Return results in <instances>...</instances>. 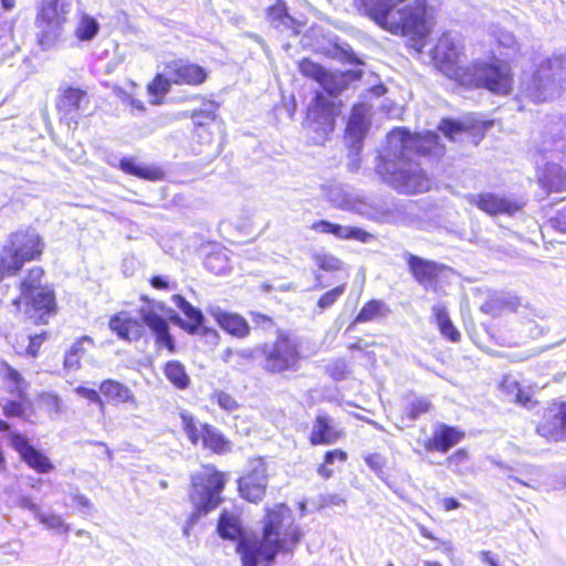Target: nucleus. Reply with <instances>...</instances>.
Returning <instances> with one entry per match:
<instances>
[{
	"mask_svg": "<svg viewBox=\"0 0 566 566\" xmlns=\"http://www.w3.org/2000/svg\"><path fill=\"white\" fill-rule=\"evenodd\" d=\"M439 136L433 132L424 135H411L405 128H397L387 135V148L380 155L377 172L397 191L415 195L428 191L430 178L412 161L411 155H439Z\"/></svg>",
	"mask_w": 566,
	"mask_h": 566,
	"instance_id": "nucleus-1",
	"label": "nucleus"
},
{
	"mask_svg": "<svg viewBox=\"0 0 566 566\" xmlns=\"http://www.w3.org/2000/svg\"><path fill=\"white\" fill-rule=\"evenodd\" d=\"M405 0H356L357 10L392 34L411 36L413 46L421 51L430 33L427 0H415L405 8Z\"/></svg>",
	"mask_w": 566,
	"mask_h": 566,
	"instance_id": "nucleus-2",
	"label": "nucleus"
},
{
	"mask_svg": "<svg viewBox=\"0 0 566 566\" xmlns=\"http://www.w3.org/2000/svg\"><path fill=\"white\" fill-rule=\"evenodd\" d=\"M303 533L294 525V517L285 504L266 510L260 541H242L239 545L243 566H256L259 560H273L280 552L290 553L300 543Z\"/></svg>",
	"mask_w": 566,
	"mask_h": 566,
	"instance_id": "nucleus-3",
	"label": "nucleus"
},
{
	"mask_svg": "<svg viewBox=\"0 0 566 566\" xmlns=\"http://www.w3.org/2000/svg\"><path fill=\"white\" fill-rule=\"evenodd\" d=\"M566 86V53H554L543 59L531 76L521 83V94L534 103L547 102Z\"/></svg>",
	"mask_w": 566,
	"mask_h": 566,
	"instance_id": "nucleus-4",
	"label": "nucleus"
},
{
	"mask_svg": "<svg viewBox=\"0 0 566 566\" xmlns=\"http://www.w3.org/2000/svg\"><path fill=\"white\" fill-rule=\"evenodd\" d=\"M328 94L316 93L314 104L310 108V128L314 132L312 140L314 144H323L327 136L334 130L335 117L339 112L336 96L346 88L347 78L344 74L325 72L318 83Z\"/></svg>",
	"mask_w": 566,
	"mask_h": 566,
	"instance_id": "nucleus-5",
	"label": "nucleus"
},
{
	"mask_svg": "<svg viewBox=\"0 0 566 566\" xmlns=\"http://www.w3.org/2000/svg\"><path fill=\"white\" fill-rule=\"evenodd\" d=\"M460 84L485 88L496 95H509L513 90V73L511 65L499 59L476 61L465 70L458 71Z\"/></svg>",
	"mask_w": 566,
	"mask_h": 566,
	"instance_id": "nucleus-6",
	"label": "nucleus"
},
{
	"mask_svg": "<svg viewBox=\"0 0 566 566\" xmlns=\"http://www.w3.org/2000/svg\"><path fill=\"white\" fill-rule=\"evenodd\" d=\"M43 249L42 238L34 229L12 233L0 255V281L4 274L14 275L25 262L39 258Z\"/></svg>",
	"mask_w": 566,
	"mask_h": 566,
	"instance_id": "nucleus-7",
	"label": "nucleus"
},
{
	"mask_svg": "<svg viewBox=\"0 0 566 566\" xmlns=\"http://www.w3.org/2000/svg\"><path fill=\"white\" fill-rule=\"evenodd\" d=\"M258 352L263 357L262 367L268 373L296 371L300 367V345L287 334L280 333L275 340L260 345Z\"/></svg>",
	"mask_w": 566,
	"mask_h": 566,
	"instance_id": "nucleus-8",
	"label": "nucleus"
},
{
	"mask_svg": "<svg viewBox=\"0 0 566 566\" xmlns=\"http://www.w3.org/2000/svg\"><path fill=\"white\" fill-rule=\"evenodd\" d=\"M76 0H43L38 15L40 43L51 46L62 34L71 15L77 11Z\"/></svg>",
	"mask_w": 566,
	"mask_h": 566,
	"instance_id": "nucleus-9",
	"label": "nucleus"
},
{
	"mask_svg": "<svg viewBox=\"0 0 566 566\" xmlns=\"http://www.w3.org/2000/svg\"><path fill=\"white\" fill-rule=\"evenodd\" d=\"M192 492L190 500L198 513H207L216 509L221 499L220 494L224 488L227 476L214 467H202L192 475Z\"/></svg>",
	"mask_w": 566,
	"mask_h": 566,
	"instance_id": "nucleus-10",
	"label": "nucleus"
},
{
	"mask_svg": "<svg viewBox=\"0 0 566 566\" xmlns=\"http://www.w3.org/2000/svg\"><path fill=\"white\" fill-rule=\"evenodd\" d=\"M181 426L190 442L197 446L200 441L203 448L216 453H223L229 450V442L212 426L201 423L186 410L179 412Z\"/></svg>",
	"mask_w": 566,
	"mask_h": 566,
	"instance_id": "nucleus-11",
	"label": "nucleus"
},
{
	"mask_svg": "<svg viewBox=\"0 0 566 566\" xmlns=\"http://www.w3.org/2000/svg\"><path fill=\"white\" fill-rule=\"evenodd\" d=\"M461 49L459 35L457 33L446 32L438 40L432 53V57L439 69L447 76L458 82H460L458 71L465 70V67L457 65Z\"/></svg>",
	"mask_w": 566,
	"mask_h": 566,
	"instance_id": "nucleus-12",
	"label": "nucleus"
},
{
	"mask_svg": "<svg viewBox=\"0 0 566 566\" xmlns=\"http://www.w3.org/2000/svg\"><path fill=\"white\" fill-rule=\"evenodd\" d=\"M268 485L265 463L261 459L250 462V472L239 480V491L242 497L250 502L263 499Z\"/></svg>",
	"mask_w": 566,
	"mask_h": 566,
	"instance_id": "nucleus-13",
	"label": "nucleus"
},
{
	"mask_svg": "<svg viewBox=\"0 0 566 566\" xmlns=\"http://www.w3.org/2000/svg\"><path fill=\"white\" fill-rule=\"evenodd\" d=\"M328 199L339 209L354 211L368 218H375L377 216L374 207L355 193L348 186L335 185L331 187L328 191Z\"/></svg>",
	"mask_w": 566,
	"mask_h": 566,
	"instance_id": "nucleus-14",
	"label": "nucleus"
},
{
	"mask_svg": "<svg viewBox=\"0 0 566 566\" xmlns=\"http://www.w3.org/2000/svg\"><path fill=\"white\" fill-rule=\"evenodd\" d=\"M88 103L90 99L85 91L74 87L66 88L57 102L62 120L76 125Z\"/></svg>",
	"mask_w": 566,
	"mask_h": 566,
	"instance_id": "nucleus-15",
	"label": "nucleus"
},
{
	"mask_svg": "<svg viewBox=\"0 0 566 566\" xmlns=\"http://www.w3.org/2000/svg\"><path fill=\"white\" fill-rule=\"evenodd\" d=\"M537 432L555 441L566 439V402L553 403L547 408Z\"/></svg>",
	"mask_w": 566,
	"mask_h": 566,
	"instance_id": "nucleus-16",
	"label": "nucleus"
},
{
	"mask_svg": "<svg viewBox=\"0 0 566 566\" xmlns=\"http://www.w3.org/2000/svg\"><path fill=\"white\" fill-rule=\"evenodd\" d=\"M8 437L11 447L30 468L40 473H46L53 469L50 459L30 444L24 436L18 432H10Z\"/></svg>",
	"mask_w": 566,
	"mask_h": 566,
	"instance_id": "nucleus-17",
	"label": "nucleus"
},
{
	"mask_svg": "<svg viewBox=\"0 0 566 566\" xmlns=\"http://www.w3.org/2000/svg\"><path fill=\"white\" fill-rule=\"evenodd\" d=\"M163 307L159 304H148L139 310L140 318L156 335L157 343L174 352V339L168 331L167 321L158 313Z\"/></svg>",
	"mask_w": 566,
	"mask_h": 566,
	"instance_id": "nucleus-18",
	"label": "nucleus"
},
{
	"mask_svg": "<svg viewBox=\"0 0 566 566\" xmlns=\"http://www.w3.org/2000/svg\"><path fill=\"white\" fill-rule=\"evenodd\" d=\"M167 73L174 84L178 85H199L208 76L203 67L184 60L167 63Z\"/></svg>",
	"mask_w": 566,
	"mask_h": 566,
	"instance_id": "nucleus-19",
	"label": "nucleus"
},
{
	"mask_svg": "<svg viewBox=\"0 0 566 566\" xmlns=\"http://www.w3.org/2000/svg\"><path fill=\"white\" fill-rule=\"evenodd\" d=\"M470 202L474 203L480 210L490 216H512L521 209V206L516 201L491 192L472 195L470 197Z\"/></svg>",
	"mask_w": 566,
	"mask_h": 566,
	"instance_id": "nucleus-20",
	"label": "nucleus"
},
{
	"mask_svg": "<svg viewBox=\"0 0 566 566\" xmlns=\"http://www.w3.org/2000/svg\"><path fill=\"white\" fill-rule=\"evenodd\" d=\"M408 266L415 280L426 290L432 289L436 285L437 279L446 270L443 264L412 254L408 256Z\"/></svg>",
	"mask_w": 566,
	"mask_h": 566,
	"instance_id": "nucleus-21",
	"label": "nucleus"
},
{
	"mask_svg": "<svg viewBox=\"0 0 566 566\" xmlns=\"http://www.w3.org/2000/svg\"><path fill=\"white\" fill-rule=\"evenodd\" d=\"M172 302L189 319V322L181 324L185 329H187L190 334L203 333L212 339L217 338V333L214 331L202 326L203 315L200 310L192 306L188 301L178 294L172 296Z\"/></svg>",
	"mask_w": 566,
	"mask_h": 566,
	"instance_id": "nucleus-22",
	"label": "nucleus"
},
{
	"mask_svg": "<svg viewBox=\"0 0 566 566\" xmlns=\"http://www.w3.org/2000/svg\"><path fill=\"white\" fill-rule=\"evenodd\" d=\"M343 433V430L335 424L331 417L318 415L314 421L310 440L314 446L333 444L342 438Z\"/></svg>",
	"mask_w": 566,
	"mask_h": 566,
	"instance_id": "nucleus-23",
	"label": "nucleus"
},
{
	"mask_svg": "<svg viewBox=\"0 0 566 566\" xmlns=\"http://www.w3.org/2000/svg\"><path fill=\"white\" fill-rule=\"evenodd\" d=\"M312 229L319 233L333 234L338 239L357 240L360 242H368L373 238L370 233L360 228L345 227L326 220L314 222Z\"/></svg>",
	"mask_w": 566,
	"mask_h": 566,
	"instance_id": "nucleus-24",
	"label": "nucleus"
},
{
	"mask_svg": "<svg viewBox=\"0 0 566 566\" xmlns=\"http://www.w3.org/2000/svg\"><path fill=\"white\" fill-rule=\"evenodd\" d=\"M101 394L113 403H127L137 407V399L132 389L123 382L106 379L99 385Z\"/></svg>",
	"mask_w": 566,
	"mask_h": 566,
	"instance_id": "nucleus-25",
	"label": "nucleus"
},
{
	"mask_svg": "<svg viewBox=\"0 0 566 566\" xmlns=\"http://www.w3.org/2000/svg\"><path fill=\"white\" fill-rule=\"evenodd\" d=\"M21 301H24L27 305H31L32 310L39 313V321L42 323H46L45 317L53 313L55 308V297L49 286L40 289L35 293H31L29 296L22 297Z\"/></svg>",
	"mask_w": 566,
	"mask_h": 566,
	"instance_id": "nucleus-26",
	"label": "nucleus"
},
{
	"mask_svg": "<svg viewBox=\"0 0 566 566\" xmlns=\"http://www.w3.org/2000/svg\"><path fill=\"white\" fill-rule=\"evenodd\" d=\"M109 328L120 338L132 342L142 336L143 324L122 312L109 319Z\"/></svg>",
	"mask_w": 566,
	"mask_h": 566,
	"instance_id": "nucleus-27",
	"label": "nucleus"
},
{
	"mask_svg": "<svg viewBox=\"0 0 566 566\" xmlns=\"http://www.w3.org/2000/svg\"><path fill=\"white\" fill-rule=\"evenodd\" d=\"M211 315L216 318L221 328L237 337H245L249 335L250 327L245 319L237 314L223 312L219 307H213L210 311Z\"/></svg>",
	"mask_w": 566,
	"mask_h": 566,
	"instance_id": "nucleus-28",
	"label": "nucleus"
},
{
	"mask_svg": "<svg viewBox=\"0 0 566 566\" xmlns=\"http://www.w3.org/2000/svg\"><path fill=\"white\" fill-rule=\"evenodd\" d=\"M501 388L510 401H514L526 408H532L536 403L533 399L531 388L522 387L517 380L510 376L503 378Z\"/></svg>",
	"mask_w": 566,
	"mask_h": 566,
	"instance_id": "nucleus-29",
	"label": "nucleus"
},
{
	"mask_svg": "<svg viewBox=\"0 0 566 566\" xmlns=\"http://www.w3.org/2000/svg\"><path fill=\"white\" fill-rule=\"evenodd\" d=\"M462 434L452 427L441 426L433 433V437L427 442V450H438L443 453L457 444Z\"/></svg>",
	"mask_w": 566,
	"mask_h": 566,
	"instance_id": "nucleus-30",
	"label": "nucleus"
},
{
	"mask_svg": "<svg viewBox=\"0 0 566 566\" xmlns=\"http://www.w3.org/2000/svg\"><path fill=\"white\" fill-rule=\"evenodd\" d=\"M368 107L364 104L355 105L347 123V134L356 143H359L368 129Z\"/></svg>",
	"mask_w": 566,
	"mask_h": 566,
	"instance_id": "nucleus-31",
	"label": "nucleus"
},
{
	"mask_svg": "<svg viewBox=\"0 0 566 566\" xmlns=\"http://www.w3.org/2000/svg\"><path fill=\"white\" fill-rule=\"evenodd\" d=\"M268 19L274 28L281 31L291 30L293 34L298 33L297 22L287 13L285 3L281 0H277L276 3L269 9Z\"/></svg>",
	"mask_w": 566,
	"mask_h": 566,
	"instance_id": "nucleus-32",
	"label": "nucleus"
},
{
	"mask_svg": "<svg viewBox=\"0 0 566 566\" xmlns=\"http://www.w3.org/2000/svg\"><path fill=\"white\" fill-rule=\"evenodd\" d=\"M118 167L126 174L143 178L146 180H160L164 177L161 169L150 166H142L132 157H124L119 160Z\"/></svg>",
	"mask_w": 566,
	"mask_h": 566,
	"instance_id": "nucleus-33",
	"label": "nucleus"
},
{
	"mask_svg": "<svg viewBox=\"0 0 566 566\" xmlns=\"http://www.w3.org/2000/svg\"><path fill=\"white\" fill-rule=\"evenodd\" d=\"M432 313L440 333L453 343L459 342L461 334L452 324L446 306L442 304H436L432 306Z\"/></svg>",
	"mask_w": 566,
	"mask_h": 566,
	"instance_id": "nucleus-34",
	"label": "nucleus"
},
{
	"mask_svg": "<svg viewBox=\"0 0 566 566\" xmlns=\"http://www.w3.org/2000/svg\"><path fill=\"white\" fill-rule=\"evenodd\" d=\"M44 275V271L40 266L32 268L27 276L23 279V281L20 284V296L15 297L12 303L15 306H19L21 298L24 296L31 295V293L38 292L40 289L45 287V285L42 284V279Z\"/></svg>",
	"mask_w": 566,
	"mask_h": 566,
	"instance_id": "nucleus-35",
	"label": "nucleus"
},
{
	"mask_svg": "<svg viewBox=\"0 0 566 566\" xmlns=\"http://www.w3.org/2000/svg\"><path fill=\"white\" fill-rule=\"evenodd\" d=\"M99 31L97 20L84 11H78V21L76 23L74 34L82 42L92 41Z\"/></svg>",
	"mask_w": 566,
	"mask_h": 566,
	"instance_id": "nucleus-36",
	"label": "nucleus"
},
{
	"mask_svg": "<svg viewBox=\"0 0 566 566\" xmlns=\"http://www.w3.org/2000/svg\"><path fill=\"white\" fill-rule=\"evenodd\" d=\"M390 313L388 305L381 300L367 302L355 318V323H366L386 317Z\"/></svg>",
	"mask_w": 566,
	"mask_h": 566,
	"instance_id": "nucleus-37",
	"label": "nucleus"
},
{
	"mask_svg": "<svg viewBox=\"0 0 566 566\" xmlns=\"http://www.w3.org/2000/svg\"><path fill=\"white\" fill-rule=\"evenodd\" d=\"M218 532L222 538L237 539L242 534L239 516L223 511L218 523Z\"/></svg>",
	"mask_w": 566,
	"mask_h": 566,
	"instance_id": "nucleus-38",
	"label": "nucleus"
},
{
	"mask_svg": "<svg viewBox=\"0 0 566 566\" xmlns=\"http://www.w3.org/2000/svg\"><path fill=\"white\" fill-rule=\"evenodd\" d=\"M164 374L167 379L178 389H186L190 385L185 366L178 360H170L165 365Z\"/></svg>",
	"mask_w": 566,
	"mask_h": 566,
	"instance_id": "nucleus-39",
	"label": "nucleus"
},
{
	"mask_svg": "<svg viewBox=\"0 0 566 566\" xmlns=\"http://www.w3.org/2000/svg\"><path fill=\"white\" fill-rule=\"evenodd\" d=\"M543 185L552 191L566 190V172L558 165H549L543 177Z\"/></svg>",
	"mask_w": 566,
	"mask_h": 566,
	"instance_id": "nucleus-40",
	"label": "nucleus"
},
{
	"mask_svg": "<svg viewBox=\"0 0 566 566\" xmlns=\"http://www.w3.org/2000/svg\"><path fill=\"white\" fill-rule=\"evenodd\" d=\"M1 373L4 381L8 385L9 390L12 394H15L17 397L22 400L24 398L25 390L28 387L27 381L15 369L11 368L8 365L3 366Z\"/></svg>",
	"mask_w": 566,
	"mask_h": 566,
	"instance_id": "nucleus-41",
	"label": "nucleus"
},
{
	"mask_svg": "<svg viewBox=\"0 0 566 566\" xmlns=\"http://www.w3.org/2000/svg\"><path fill=\"white\" fill-rule=\"evenodd\" d=\"M205 265L208 271L216 275L227 274L231 269L227 251L209 253L205 260Z\"/></svg>",
	"mask_w": 566,
	"mask_h": 566,
	"instance_id": "nucleus-42",
	"label": "nucleus"
},
{
	"mask_svg": "<svg viewBox=\"0 0 566 566\" xmlns=\"http://www.w3.org/2000/svg\"><path fill=\"white\" fill-rule=\"evenodd\" d=\"M88 342V337H83L71 346V348L66 352L64 357V368L69 370H77L81 367V359L86 354L84 343Z\"/></svg>",
	"mask_w": 566,
	"mask_h": 566,
	"instance_id": "nucleus-43",
	"label": "nucleus"
},
{
	"mask_svg": "<svg viewBox=\"0 0 566 566\" xmlns=\"http://www.w3.org/2000/svg\"><path fill=\"white\" fill-rule=\"evenodd\" d=\"M315 264L323 271L335 272L343 269V262L333 254L316 252L313 254Z\"/></svg>",
	"mask_w": 566,
	"mask_h": 566,
	"instance_id": "nucleus-44",
	"label": "nucleus"
},
{
	"mask_svg": "<svg viewBox=\"0 0 566 566\" xmlns=\"http://www.w3.org/2000/svg\"><path fill=\"white\" fill-rule=\"evenodd\" d=\"M171 84H174V82L169 78L166 65L164 72L158 74L148 85V92L151 95H164L169 92Z\"/></svg>",
	"mask_w": 566,
	"mask_h": 566,
	"instance_id": "nucleus-45",
	"label": "nucleus"
},
{
	"mask_svg": "<svg viewBox=\"0 0 566 566\" xmlns=\"http://www.w3.org/2000/svg\"><path fill=\"white\" fill-rule=\"evenodd\" d=\"M490 33L492 34V36L496 39L497 43L501 46L507 49L517 48L515 35L512 32L501 28L500 25H491Z\"/></svg>",
	"mask_w": 566,
	"mask_h": 566,
	"instance_id": "nucleus-46",
	"label": "nucleus"
},
{
	"mask_svg": "<svg viewBox=\"0 0 566 566\" xmlns=\"http://www.w3.org/2000/svg\"><path fill=\"white\" fill-rule=\"evenodd\" d=\"M38 518L50 530H54L59 533H67L70 531V526L65 524L63 518L57 514H44L41 512L38 513Z\"/></svg>",
	"mask_w": 566,
	"mask_h": 566,
	"instance_id": "nucleus-47",
	"label": "nucleus"
},
{
	"mask_svg": "<svg viewBox=\"0 0 566 566\" xmlns=\"http://www.w3.org/2000/svg\"><path fill=\"white\" fill-rule=\"evenodd\" d=\"M211 401L216 402L221 409L227 412H233L238 410L239 402L228 392L222 390H216L211 394Z\"/></svg>",
	"mask_w": 566,
	"mask_h": 566,
	"instance_id": "nucleus-48",
	"label": "nucleus"
},
{
	"mask_svg": "<svg viewBox=\"0 0 566 566\" xmlns=\"http://www.w3.org/2000/svg\"><path fill=\"white\" fill-rule=\"evenodd\" d=\"M346 284L338 285L326 293H324L317 301L319 310L324 311L333 306L338 298L345 293Z\"/></svg>",
	"mask_w": 566,
	"mask_h": 566,
	"instance_id": "nucleus-49",
	"label": "nucleus"
},
{
	"mask_svg": "<svg viewBox=\"0 0 566 566\" xmlns=\"http://www.w3.org/2000/svg\"><path fill=\"white\" fill-rule=\"evenodd\" d=\"M298 69L304 76L311 77L317 83H319L326 72V70L323 69L319 64L314 63L307 59L300 62Z\"/></svg>",
	"mask_w": 566,
	"mask_h": 566,
	"instance_id": "nucleus-50",
	"label": "nucleus"
},
{
	"mask_svg": "<svg viewBox=\"0 0 566 566\" xmlns=\"http://www.w3.org/2000/svg\"><path fill=\"white\" fill-rule=\"evenodd\" d=\"M216 115L213 111H198L192 115L193 125L196 126V135L201 136L200 130L209 127L214 123Z\"/></svg>",
	"mask_w": 566,
	"mask_h": 566,
	"instance_id": "nucleus-51",
	"label": "nucleus"
},
{
	"mask_svg": "<svg viewBox=\"0 0 566 566\" xmlns=\"http://www.w3.org/2000/svg\"><path fill=\"white\" fill-rule=\"evenodd\" d=\"M366 464L378 475L379 479L385 481V467L387 460L380 453H369L364 457Z\"/></svg>",
	"mask_w": 566,
	"mask_h": 566,
	"instance_id": "nucleus-52",
	"label": "nucleus"
},
{
	"mask_svg": "<svg viewBox=\"0 0 566 566\" xmlns=\"http://www.w3.org/2000/svg\"><path fill=\"white\" fill-rule=\"evenodd\" d=\"M556 212L549 219V226L559 232H566V200L559 201Z\"/></svg>",
	"mask_w": 566,
	"mask_h": 566,
	"instance_id": "nucleus-53",
	"label": "nucleus"
},
{
	"mask_svg": "<svg viewBox=\"0 0 566 566\" xmlns=\"http://www.w3.org/2000/svg\"><path fill=\"white\" fill-rule=\"evenodd\" d=\"M430 407L431 403L427 398H415L409 405V417L416 419L420 415L428 412Z\"/></svg>",
	"mask_w": 566,
	"mask_h": 566,
	"instance_id": "nucleus-54",
	"label": "nucleus"
},
{
	"mask_svg": "<svg viewBox=\"0 0 566 566\" xmlns=\"http://www.w3.org/2000/svg\"><path fill=\"white\" fill-rule=\"evenodd\" d=\"M75 392L78 396H81V397H83V398H85V399H87V400H90L92 402L97 403L99 406L101 410H103L105 408V403L102 400L101 395H99V392L97 390L91 389V388H86V387H83V386H78V387L75 388Z\"/></svg>",
	"mask_w": 566,
	"mask_h": 566,
	"instance_id": "nucleus-55",
	"label": "nucleus"
},
{
	"mask_svg": "<svg viewBox=\"0 0 566 566\" xmlns=\"http://www.w3.org/2000/svg\"><path fill=\"white\" fill-rule=\"evenodd\" d=\"M419 531L423 537L429 538L437 543V545L433 547V549H438L441 546L443 548V551L446 552V554H448V555L452 554L453 546L450 541H441V539L434 537L433 534L424 526H420Z\"/></svg>",
	"mask_w": 566,
	"mask_h": 566,
	"instance_id": "nucleus-56",
	"label": "nucleus"
},
{
	"mask_svg": "<svg viewBox=\"0 0 566 566\" xmlns=\"http://www.w3.org/2000/svg\"><path fill=\"white\" fill-rule=\"evenodd\" d=\"M41 402L54 413H59L62 408V401L60 397L55 394L44 392L41 395Z\"/></svg>",
	"mask_w": 566,
	"mask_h": 566,
	"instance_id": "nucleus-57",
	"label": "nucleus"
},
{
	"mask_svg": "<svg viewBox=\"0 0 566 566\" xmlns=\"http://www.w3.org/2000/svg\"><path fill=\"white\" fill-rule=\"evenodd\" d=\"M439 128L451 140H455V136L462 132V126L453 120H443Z\"/></svg>",
	"mask_w": 566,
	"mask_h": 566,
	"instance_id": "nucleus-58",
	"label": "nucleus"
},
{
	"mask_svg": "<svg viewBox=\"0 0 566 566\" xmlns=\"http://www.w3.org/2000/svg\"><path fill=\"white\" fill-rule=\"evenodd\" d=\"M25 407L22 401H9L3 406V412L7 417H22L24 415Z\"/></svg>",
	"mask_w": 566,
	"mask_h": 566,
	"instance_id": "nucleus-59",
	"label": "nucleus"
},
{
	"mask_svg": "<svg viewBox=\"0 0 566 566\" xmlns=\"http://www.w3.org/2000/svg\"><path fill=\"white\" fill-rule=\"evenodd\" d=\"M495 303L504 306L505 308L515 312L520 306V300L512 295H502L494 300Z\"/></svg>",
	"mask_w": 566,
	"mask_h": 566,
	"instance_id": "nucleus-60",
	"label": "nucleus"
},
{
	"mask_svg": "<svg viewBox=\"0 0 566 566\" xmlns=\"http://www.w3.org/2000/svg\"><path fill=\"white\" fill-rule=\"evenodd\" d=\"M336 460L345 462L347 460V453L343 450L336 449L327 451L324 455V461L331 465L334 464Z\"/></svg>",
	"mask_w": 566,
	"mask_h": 566,
	"instance_id": "nucleus-61",
	"label": "nucleus"
},
{
	"mask_svg": "<svg viewBox=\"0 0 566 566\" xmlns=\"http://www.w3.org/2000/svg\"><path fill=\"white\" fill-rule=\"evenodd\" d=\"M41 344L42 337L40 335L29 336V346L27 349L28 354L35 356Z\"/></svg>",
	"mask_w": 566,
	"mask_h": 566,
	"instance_id": "nucleus-62",
	"label": "nucleus"
},
{
	"mask_svg": "<svg viewBox=\"0 0 566 566\" xmlns=\"http://www.w3.org/2000/svg\"><path fill=\"white\" fill-rule=\"evenodd\" d=\"M507 480H509V486L510 488H513L512 483L511 482H515V483H520L524 486H528V488H533V489H536V485L534 484V482H536L534 479H528V481H525L518 476H515V475H509L507 476Z\"/></svg>",
	"mask_w": 566,
	"mask_h": 566,
	"instance_id": "nucleus-63",
	"label": "nucleus"
},
{
	"mask_svg": "<svg viewBox=\"0 0 566 566\" xmlns=\"http://www.w3.org/2000/svg\"><path fill=\"white\" fill-rule=\"evenodd\" d=\"M329 465L331 464L324 461V463L318 467L317 473L324 479H329L333 475V470L329 468Z\"/></svg>",
	"mask_w": 566,
	"mask_h": 566,
	"instance_id": "nucleus-64",
	"label": "nucleus"
}]
</instances>
